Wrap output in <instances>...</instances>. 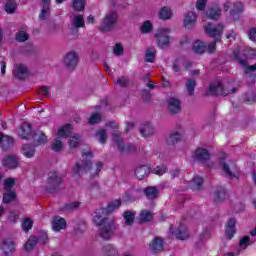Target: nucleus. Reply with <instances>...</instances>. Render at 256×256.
Returning a JSON list of instances; mask_svg holds the SVG:
<instances>
[{"instance_id": "c756f323", "label": "nucleus", "mask_w": 256, "mask_h": 256, "mask_svg": "<svg viewBox=\"0 0 256 256\" xmlns=\"http://www.w3.org/2000/svg\"><path fill=\"white\" fill-rule=\"evenodd\" d=\"M183 139V135L179 132H172L170 136L167 138L166 143L167 145H177L179 141Z\"/></svg>"}, {"instance_id": "c9c22d12", "label": "nucleus", "mask_w": 256, "mask_h": 256, "mask_svg": "<svg viewBox=\"0 0 256 256\" xmlns=\"http://www.w3.org/2000/svg\"><path fill=\"white\" fill-rule=\"evenodd\" d=\"M85 5H87V0H73L72 2V8L77 12L85 11Z\"/></svg>"}, {"instance_id": "4be33fe9", "label": "nucleus", "mask_w": 256, "mask_h": 256, "mask_svg": "<svg viewBox=\"0 0 256 256\" xmlns=\"http://www.w3.org/2000/svg\"><path fill=\"white\" fill-rule=\"evenodd\" d=\"M65 227H67V221L64 218H61L60 216L54 217L52 222V229H54V231H61L62 229H65Z\"/></svg>"}, {"instance_id": "aec40b11", "label": "nucleus", "mask_w": 256, "mask_h": 256, "mask_svg": "<svg viewBox=\"0 0 256 256\" xmlns=\"http://www.w3.org/2000/svg\"><path fill=\"white\" fill-rule=\"evenodd\" d=\"M243 13V3L241 2H235L233 5V8L230 11L231 17L234 19V21H239V17Z\"/></svg>"}, {"instance_id": "f03ea898", "label": "nucleus", "mask_w": 256, "mask_h": 256, "mask_svg": "<svg viewBox=\"0 0 256 256\" xmlns=\"http://www.w3.org/2000/svg\"><path fill=\"white\" fill-rule=\"evenodd\" d=\"M119 23V13L116 10H112L104 16L99 26V31L109 32L113 31Z\"/></svg>"}, {"instance_id": "8fccbe9b", "label": "nucleus", "mask_w": 256, "mask_h": 256, "mask_svg": "<svg viewBox=\"0 0 256 256\" xmlns=\"http://www.w3.org/2000/svg\"><path fill=\"white\" fill-rule=\"evenodd\" d=\"M22 229L25 231V233L31 231V229H33V220L30 218H25L24 222L22 223Z\"/></svg>"}, {"instance_id": "ea45409f", "label": "nucleus", "mask_w": 256, "mask_h": 256, "mask_svg": "<svg viewBox=\"0 0 256 256\" xmlns=\"http://www.w3.org/2000/svg\"><path fill=\"white\" fill-rule=\"evenodd\" d=\"M71 129H72L71 124H66L62 126L58 130V137H64V138L69 137V135H71Z\"/></svg>"}, {"instance_id": "f8f14e48", "label": "nucleus", "mask_w": 256, "mask_h": 256, "mask_svg": "<svg viewBox=\"0 0 256 256\" xmlns=\"http://www.w3.org/2000/svg\"><path fill=\"white\" fill-rule=\"evenodd\" d=\"M2 165L8 169H17L19 167V159L15 155H7L3 158Z\"/></svg>"}, {"instance_id": "69168bd1", "label": "nucleus", "mask_w": 256, "mask_h": 256, "mask_svg": "<svg viewBox=\"0 0 256 256\" xmlns=\"http://www.w3.org/2000/svg\"><path fill=\"white\" fill-rule=\"evenodd\" d=\"M93 167V162L91 160H84L82 163V169L87 173V171H91V168Z\"/></svg>"}, {"instance_id": "680f3d73", "label": "nucleus", "mask_w": 256, "mask_h": 256, "mask_svg": "<svg viewBox=\"0 0 256 256\" xmlns=\"http://www.w3.org/2000/svg\"><path fill=\"white\" fill-rule=\"evenodd\" d=\"M116 83H118V85H120V87L125 88L129 85V78L122 76L121 78H118L116 80Z\"/></svg>"}, {"instance_id": "0eeeda50", "label": "nucleus", "mask_w": 256, "mask_h": 256, "mask_svg": "<svg viewBox=\"0 0 256 256\" xmlns=\"http://www.w3.org/2000/svg\"><path fill=\"white\" fill-rule=\"evenodd\" d=\"M155 37L157 39V45L160 49H165V47H168L169 43H171V37L167 35V29L165 28L159 29L156 32Z\"/></svg>"}, {"instance_id": "e433bc0d", "label": "nucleus", "mask_w": 256, "mask_h": 256, "mask_svg": "<svg viewBox=\"0 0 256 256\" xmlns=\"http://www.w3.org/2000/svg\"><path fill=\"white\" fill-rule=\"evenodd\" d=\"M153 215L149 210H142L139 215V221L140 223H149V221H152Z\"/></svg>"}, {"instance_id": "338daca9", "label": "nucleus", "mask_w": 256, "mask_h": 256, "mask_svg": "<svg viewBox=\"0 0 256 256\" xmlns=\"http://www.w3.org/2000/svg\"><path fill=\"white\" fill-rule=\"evenodd\" d=\"M142 99L145 103L151 101V92L147 89L142 90Z\"/></svg>"}, {"instance_id": "39448f33", "label": "nucleus", "mask_w": 256, "mask_h": 256, "mask_svg": "<svg viewBox=\"0 0 256 256\" xmlns=\"http://www.w3.org/2000/svg\"><path fill=\"white\" fill-rule=\"evenodd\" d=\"M114 143L118 146V151L120 153H135L137 151V148L133 144H123V138H121V135L119 133L113 134Z\"/></svg>"}, {"instance_id": "603ef678", "label": "nucleus", "mask_w": 256, "mask_h": 256, "mask_svg": "<svg viewBox=\"0 0 256 256\" xmlns=\"http://www.w3.org/2000/svg\"><path fill=\"white\" fill-rule=\"evenodd\" d=\"M97 135L99 137L98 139L99 143H101L102 145H105V143H107V130L101 129L97 132Z\"/></svg>"}, {"instance_id": "393cba45", "label": "nucleus", "mask_w": 256, "mask_h": 256, "mask_svg": "<svg viewBox=\"0 0 256 256\" xmlns=\"http://www.w3.org/2000/svg\"><path fill=\"white\" fill-rule=\"evenodd\" d=\"M2 250L6 255H9L12 251H15V242L11 238H6L2 243Z\"/></svg>"}, {"instance_id": "09e8293b", "label": "nucleus", "mask_w": 256, "mask_h": 256, "mask_svg": "<svg viewBox=\"0 0 256 256\" xmlns=\"http://www.w3.org/2000/svg\"><path fill=\"white\" fill-rule=\"evenodd\" d=\"M74 26L77 29H81V27H85V19H83V15L78 14L74 17Z\"/></svg>"}, {"instance_id": "72a5a7b5", "label": "nucleus", "mask_w": 256, "mask_h": 256, "mask_svg": "<svg viewBox=\"0 0 256 256\" xmlns=\"http://www.w3.org/2000/svg\"><path fill=\"white\" fill-rule=\"evenodd\" d=\"M102 251L105 256H116L119 254V252H117V249H115V246H113V244L104 245Z\"/></svg>"}, {"instance_id": "de8ad7c7", "label": "nucleus", "mask_w": 256, "mask_h": 256, "mask_svg": "<svg viewBox=\"0 0 256 256\" xmlns=\"http://www.w3.org/2000/svg\"><path fill=\"white\" fill-rule=\"evenodd\" d=\"M79 205H81L79 201L67 203L61 208V211H74V209L79 208Z\"/></svg>"}, {"instance_id": "dca6fc26", "label": "nucleus", "mask_w": 256, "mask_h": 256, "mask_svg": "<svg viewBox=\"0 0 256 256\" xmlns=\"http://www.w3.org/2000/svg\"><path fill=\"white\" fill-rule=\"evenodd\" d=\"M13 75L16 79H19L21 81V80L25 79L27 77V75H29V70L27 69V67H25V65L18 64L15 67Z\"/></svg>"}, {"instance_id": "412c9836", "label": "nucleus", "mask_w": 256, "mask_h": 256, "mask_svg": "<svg viewBox=\"0 0 256 256\" xmlns=\"http://www.w3.org/2000/svg\"><path fill=\"white\" fill-rule=\"evenodd\" d=\"M207 17L212 21H217L219 17H221V8H219L217 5L208 8Z\"/></svg>"}, {"instance_id": "79ce46f5", "label": "nucleus", "mask_w": 256, "mask_h": 256, "mask_svg": "<svg viewBox=\"0 0 256 256\" xmlns=\"http://www.w3.org/2000/svg\"><path fill=\"white\" fill-rule=\"evenodd\" d=\"M51 15V6H41L39 19L45 21Z\"/></svg>"}, {"instance_id": "9d476101", "label": "nucleus", "mask_w": 256, "mask_h": 256, "mask_svg": "<svg viewBox=\"0 0 256 256\" xmlns=\"http://www.w3.org/2000/svg\"><path fill=\"white\" fill-rule=\"evenodd\" d=\"M233 58L235 59V61H237V63H239L240 65H242V67H246L245 69V74L249 75V73L256 71V64L251 65V66H247V60L245 59H241V57H239V50H235L233 53Z\"/></svg>"}, {"instance_id": "f3484780", "label": "nucleus", "mask_w": 256, "mask_h": 256, "mask_svg": "<svg viewBox=\"0 0 256 256\" xmlns=\"http://www.w3.org/2000/svg\"><path fill=\"white\" fill-rule=\"evenodd\" d=\"M150 249L152 251V253L155 255L156 253H159L161 251H163L164 249V241L163 238L161 237H155L152 241V243L150 244Z\"/></svg>"}, {"instance_id": "6ab92c4d", "label": "nucleus", "mask_w": 256, "mask_h": 256, "mask_svg": "<svg viewBox=\"0 0 256 256\" xmlns=\"http://www.w3.org/2000/svg\"><path fill=\"white\" fill-rule=\"evenodd\" d=\"M149 173H151V168L147 165H141L135 169V175L139 181H143Z\"/></svg>"}, {"instance_id": "ddd939ff", "label": "nucleus", "mask_w": 256, "mask_h": 256, "mask_svg": "<svg viewBox=\"0 0 256 256\" xmlns=\"http://www.w3.org/2000/svg\"><path fill=\"white\" fill-rule=\"evenodd\" d=\"M194 157L200 161V163H207L211 159V154L205 148H197L194 153Z\"/></svg>"}, {"instance_id": "7ed1b4c3", "label": "nucleus", "mask_w": 256, "mask_h": 256, "mask_svg": "<svg viewBox=\"0 0 256 256\" xmlns=\"http://www.w3.org/2000/svg\"><path fill=\"white\" fill-rule=\"evenodd\" d=\"M231 93H237V88L227 90L221 82H215L213 84H210L206 91V95H222L224 97H226V95H231Z\"/></svg>"}, {"instance_id": "6e6d98bb", "label": "nucleus", "mask_w": 256, "mask_h": 256, "mask_svg": "<svg viewBox=\"0 0 256 256\" xmlns=\"http://www.w3.org/2000/svg\"><path fill=\"white\" fill-rule=\"evenodd\" d=\"M124 201L132 203L133 201H137V196H135V193L133 191H127L124 194Z\"/></svg>"}, {"instance_id": "4468645a", "label": "nucleus", "mask_w": 256, "mask_h": 256, "mask_svg": "<svg viewBox=\"0 0 256 256\" xmlns=\"http://www.w3.org/2000/svg\"><path fill=\"white\" fill-rule=\"evenodd\" d=\"M168 110L172 115L181 113V101L177 98H170L168 100Z\"/></svg>"}, {"instance_id": "37998d69", "label": "nucleus", "mask_w": 256, "mask_h": 256, "mask_svg": "<svg viewBox=\"0 0 256 256\" xmlns=\"http://www.w3.org/2000/svg\"><path fill=\"white\" fill-rule=\"evenodd\" d=\"M37 241L38 240L35 236L30 237L29 240L24 245L25 251H33L37 246Z\"/></svg>"}, {"instance_id": "3c124183", "label": "nucleus", "mask_w": 256, "mask_h": 256, "mask_svg": "<svg viewBox=\"0 0 256 256\" xmlns=\"http://www.w3.org/2000/svg\"><path fill=\"white\" fill-rule=\"evenodd\" d=\"M13 187H15V178H6L4 180V189L6 191H11V189H13Z\"/></svg>"}, {"instance_id": "6e6552de", "label": "nucleus", "mask_w": 256, "mask_h": 256, "mask_svg": "<svg viewBox=\"0 0 256 256\" xmlns=\"http://www.w3.org/2000/svg\"><path fill=\"white\" fill-rule=\"evenodd\" d=\"M79 63V54L75 51L68 52L64 57V65L69 69L70 71H73L75 67H77Z\"/></svg>"}, {"instance_id": "f257e3e1", "label": "nucleus", "mask_w": 256, "mask_h": 256, "mask_svg": "<svg viewBox=\"0 0 256 256\" xmlns=\"http://www.w3.org/2000/svg\"><path fill=\"white\" fill-rule=\"evenodd\" d=\"M121 207V199H117L112 203H109L106 208L96 209L94 212L93 221L96 227H98L99 237L104 241H109L115 234L117 225L115 220L108 218L107 215H111L114 210Z\"/></svg>"}, {"instance_id": "f704fd0d", "label": "nucleus", "mask_w": 256, "mask_h": 256, "mask_svg": "<svg viewBox=\"0 0 256 256\" xmlns=\"http://www.w3.org/2000/svg\"><path fill=\"white\" fill-rule=\"evenodd\" d=\"M195 87H197V81L193 78H189L186 82V89L190 97H192V95H195Z\"/></svg>"}, {"instance_id": "052dcab7", "label": "nucleus", "mask_w": 256, "mask_h": 256, "mask_svg": "<svg viewBox=\"0 0 256 256\" xmlns=\"http://www.w3.org/2000/svg\"><path fill=\"white\" fill-rule=\"evenodd\" d=\"M152 173H154V175H165V173H167V167L165 166H157L156 168L153 169Z\"/></svg>"}, {"instance_id": "1a4fd4ad", "label": "nucleus", "mask_w": 256, "mask_h": 256, "mask_svg": "<svg viewBox=\"0 0 256 256\" xmlns=\"http://www.w3.org/2000/svg\"><path fill=\"white\" fill-rule=\"evenodd\" d=\"M35 135L33 133V126L30 123L24 122L20 126V137L25 141H29V139H35Z\"/></svg>"}, {"instance_id": "49530a36", "label": "nucleus", "mask_w": 256, "mask_h": 256, "mask_svg": "<svg viewBox=\"0 0 256 256\" xmlns=\"http://www.w3.org/2000/svg\"><path fill=\"white\" fill-rule=\"evenodd\" d=\"M79 143H81V135L77 134L71 137L69 146L71 149H77V147H79Z\"/></svg>"}, {"instance_id": "864d4df0", "label": "nucleus", "mask_w": 256, "mask_h": 256, "mask_svg": "<svg viewBox=\"0 0 256 256\" xmlns=\"http://www.w3.org/2000/svg\"><path fill=\"white\" fill-rule=\"evenodd\" d=\"M88 123L90 125H97V123H101V116L99 113H94L91 115V117L89 118Z\"/></svg>"}, {"instance_id": "4d7b16f0", "label": "nucleus", "mask_w": 256, "mask_h": 256, "mask_svg": "<svg viewBox=\"0 0 256 256\" xmlns=\"http://www.w3.org/2000/svg\"><path fill=\"white\" fill-rule=\"evenodd\" d=\"M47 143V136L43 134V132L39 133V138L37 141H34V145L37 147L38 145H45Z\"/></svg>"}, {"instance_id": "bf43d9fd", "label": "nucleus", "mask_w": 256, "mask_h": 256, "mask_svg": "<svg viewBox=\"0 0 256 256\" xmlns=\"http://www.w3.org/2000/svg\"><path fill=\"white\" fill-rule=\"evenodd\" d=\"M239 245L243 248V249H247V247H249V245H251V238L249 236H244L240 242Z\"/></svg>"}, {"instance_id": "2f4dec72", "label": "nucleus", "mask_w": 256, "mask_h": 256, "mask_svg": "<svg viewBox=\"0 0 256 256\" xmlns=\"http://www.w3.org/2000/svg\"><path fill=\"white\" fill-rule=\"evenodd\" d=\"M158 15L162 21H167L171 19L173 13L171 12V9H169V7L164 6L159 10Z\"/></svg>"}, {"instance_id": "cd10ccee", "label": "nucleus", "mask_w": 256, "mask_h": 256, "mask_svg": "<svg viewBox=\"0 0 256 256\" xmlns=\"http://www.w3.org/2000/svg\"><path fill=\"white\" fill-rule=\"evenodd\" d=\"M172 233L173 235H176V239H179L180 241H185V239H189V230H187L185 226H180L175 232Z\"/></svg>"}, {"instance_id": "e2e57ef3", "label": "nucleus", "mask_w": 256, "mask_h": 256, "mask_svg": "<svg viewBox=\"0 0 256 256\" xmlns=\"http://www.w3.org/2000/svg\"><path fill=\"white\" fill-rule=\"evenodd\" d=\"M205 7H207V0H197L196 1L197 11H205Z\"/></svg>"}, {"instance_id": "20e7f679", "label": "nucleus", "mask_w": 256, "mask_h": 256, "mask_svg": "<svg viewBox=\"0 0 256 256\" xmlns=\"http://www.w3.org/2000/svg\"><path fill=\"white\" fill-rule=\"evenodd\" d=\"M61 183H63V179L61 178V176H59L55 171L50 172L48 174L47 185H46L47 193L57 192V189H59V187L61 186Z\"/></svg>"}, {"instance_id": "58836bf2", "label": "nucleus", "mask_w": 256, "mask_h": 256, "mask_svg": "<svg viewBox=\"0 0 256 256\" xmlns=\"http://www.w3.org/2000/svg\"><path fill=\"white\" fill-rule=\"evenodd\" d=\"M17 199V194L13 190H8V192H5L3 194V203L9 204L12 201H15Z\"/></svg>"}, {"instance_id": "c85d7f7f", "label": "nucleus", "mask_w": 256, "mask_h": 256, "mask_svg": "<svg viewBox=\"0 0 256 256\" xmlns=\"http://www.w3.org/2000/svg\"><path fill=\"white\" fill-rule=\"evenodd\" d=\"M14 143L15 141L13 140V137L4 134L3 140L0 143L2 151H9V149L13 147Z\"/></svg>"}, {"instance_id": "a211bd4d", "label": "nucleus", "mask_w": 256, "mask_h": 256, "mask_svg": "<svg viewBox=\"0 0 256 256\" xmlns=\"http://www.w3.org/2000/svg\"><path fill=\"white\" fill-rule=\"evenodd\" d=\"M225 199H227V189L224 186H217L214 192V201L216 203H222Z\"/></svg>"}, {"instance_id": "a19ab883", "label": "nucleus", "mask_w": 256, "mask_h": 256, "mask_svg": "<svg viewBox=\"0 0 256 256\" xmlns=\"http://www.w3.org/2000/svg\"><path fill=\"white\" fill-rule=\"evenodd\" d=\"M16 41L19 43H25V41H29V34L23 29H20L15 36Z\"/></svg>"}, {"instance_id": "9b49d317", "label": "nucleus", "mask_w": 256, "mask_h": 256, "mask_svg": "<svg viewBox=\"0 0 256 256\" xmlns=\"http://www.w3.org/2000/svg\"><path fill=\"white\" fill-rule=\"evenodd\" d=\"M198 17L197 13L193 11L188 12L184 17L185 29H193V26L197 23Z\"/></svg>"}, {"instance_id": "5fc2aeb1", "label": "nucleus", "mask_w": 256, "mask_h": 256, "mask_svg": "<svg viewBox=\"0 0 256 256\" xmlns=\"http://www.w3.org/2000/svg\"><path fill=\"white\" fill-rule=\"evenodd\" d=\"M145 62L146 63H155V52L151 50H147L145 54Z\"/></svg>"}, {"instance_id": "13d9d810", "label": "nucleus", "mask_w": 256, "mask_h": 256, "mask_svg": "<svg viewBox=\"0 0 256 256\" xmlns=\"http://www.w3.org/2000/svg\"><path fill=\"white\" fill-rule=\"evenodd\" d=\"M63 149V142L61 140H54L52 142V151L59 152Z\"/></svg>"}, {"instance_id": "774afa93", "label": "nucleus", "mask_w": 256, "mask_h": 256, "mask_svg": "<svg viewBox=\"0 0 256 256\" xmlns=\"http://www.w3.org/2000/svg\"><path fill=\"white\" fill-rule=\"evenodd\" d=\"M248 37L250 41H256V29L251 28L248 32Z\"/></svg>"}, {"instance_id": "bb28decb", "label": "nucleus", "mask_w": 256, "mask_h": 256, "mask_svg": "<svg viewBox=\"0 0 256 256\" xmlns=\"http://www.w3.org/2000/svg\"><path fill=\"white\" fill-rule=\"evenodd\" d=\"M35 146L31 144H25L22 146V155L27 159H33L35 157Z\"/></svg>"}, {"instance_id": "473e14b6", "label": "nucleus", "mask_w": 256, "mask_h": 256, "mask_svg": "<svg viewBox=\"0 0 256 256\" xmlns=\"http://www.w3.org/2000/svg\"><path fill=\"white\" fill-rule=\"evenodd\" d=\"M191 189L193 191H201L203 189V178L201 176L196 175L191 181Z\"/></svg>"}, {"instance_id": "c03bdc74", "label": "nucleus", "mask_w": 256, "mask_h": 256, "mask_svg": "<svg viewBox=\"0 0 256 256\" xmlns=\"http://www.w3.org/2000/svg\"><path fill=\"white\" fill-rule=\"evenodd\" d=\"M123 217L125 219V225H133V223H135V213L125 211Z\"/></svg>"}, {"instance_id": "423d86ee", "label": "nucleus", "mask_w": 256, "mask_h": 256, "mask_svg": "<svg viewBox=\"0 0 256 256\" xmlns=\"http://www.w3.org/2000/svg\"><path fill=\"white\" fill-rule=\"evenodd\" d=\"M224 26L219 23L217 27L213 26V24L208 23L204 26V31L208 37H214L216 41H221V33H223Z\"/></svg>"}, {"instance_id": "b1692460", "label": "nucleus", "mask_w": 256, "mask_h": 256, "mask_svg": "<svg viewBox=\"0 0 256 256\" xmlns=\"http://www.w3.org/2000/svg\"><path fill=\"white\" fill-rule=\"evenodd\" d=\"M155 133V128H153V125L151 123L147 122L142 124L140 128V135L142 137H151Z\"/></svg>"}, {"instance_id": "a18cd8bd", "label": "nucleus", "mask_w": 256, "mask_h": 256, "mask_svg": "<svg viewBox=\"0 0 256 256\" xmlns=\"http://www.w3.org/2000/svg\"><path fill=\"white\" fill-rule=\"evenodd\" d=\"M140 31L144 35L147 33H151L153 31V24L151 23V21H149V20L145 21L142 24Z\"/></svg>"}, {"instance_id": "5701e85b", "label": "nucleus", "mask_w": 256, "mask_h": 256, "mask_svg": "<svg viewBox=\"0 0 256 256\" xmlns=\"http://www.w3.org/2000/svg\"><path fill=\"white\" fill-rule=\"evenodd\" d=\"M192 51L198 55H203L207 51V44L201 40H196L192 45Z\"/></svg>"}, {"instance_id": "4c0bfd02", "label": "nucleus", "mask_w": 256, "mask_h": 256, "mask_svg": "<svg viewBox=\"0 0 256 256\" xmlns=\"http://www.w3.org/2000/svg\"><path fill=\"white\" fill-rule=\"evenodd\" d=\"M226 157L227 156L224 154V157L220 160V167L222 171H224V173H226V175L230 177V179H233V177H236V176L233 175V172H231V169L229 168V164L223 161Z\"/></svg>"}, {"instance_id": "0e129e2a", "label": "nucleus", "mask_w": 256, "mask_h": 256, "mask_svg": "<svg viewBox=\"0 0 256 256\" xmlns=\"http://www.w3.org/2000/svg\"><path fill=\"white\" fill-rule=\"evenodd\" d=\"M123 44L121 43H116V45L114 46V55H116L117 57L121 56L123 54Z\"/></svg>"}, {"instance_id": "a878e982", "label": "nucleus", "mask_w": 256, "mask_h": 256, "mask_svg": "<svg viewBox=\"0 0 256 256\" xmlns=\"http://www.w3.org/2000/svg\"><path fill=\"white\" fill-rule=\"evenodd\" d=\"M143 193L147 199H150L153 201L154 199H157V196L159 195V190L155 186H148L143 190Z\"/></svg>"}, {"instance_id": "2eb2a0df", "label": "nucleus", "mask_w": 256, "mask_h": 256, "mask_svg": "<svg viewBox=\"0 0 256 256\" xmlns=\"http://www.w3.org/2000/svg\"><path fill=\"white\" fill-rule=\"evenodd\" d=\"M235 225H237V220H235V218H230L226 223L225 235L227 239H233V237H235Z\"/></svg>"}, {"instance_id": "7c9ffc66", "label": "nucleus", "mask_w": 256, "mask_h": 256, "mask_svg": "<svg viewBox=\"0 0 256 256\" xmlns=\"http://www.w3.org/2000/svg\"><path fill=\"white\" fill-rule=\"evenodd\" d=\"M4 11L8 15H13L17 11V2L15 0H7L4 5Z\"/></svg>"}]
</instances>
